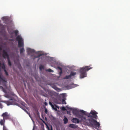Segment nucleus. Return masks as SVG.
Masks as SVG:
<instances>
[{
    "label": "nucleus",
    "instance_id": "nucleus-1",
    "mask_svg": "<svg viewBox=\"0 0 130 130\" xmlns=\"http://www.w3.org/2000/svg\"><path fill=\"white\" fill-rule=\"evenodd\" d=\"M71 109L72 110V113L74 115H75L77 117L80 118L81 120L83 119L85 120V117H84V115L87 116H90V114L89 113L86 114V111L83 110H80L79 111L76 109L71 108Z\"/></svg>",
    "mask_w": 130,
    "mask_h": 130
},
{
    "label": "nucleus",
    "instance_id": "nucleus-2",
    "mask_svg": "<svg viewBox=\"0 0 130 130\" xmlns=\"http://www.w3.org/2000/svg\"><path fill=\"white\" fill-rule=\"evenodd\" d=\"M89 67V66H86L80 69L79 72L80 73V77L81 78H83L86 76V72L92 68V67Z\"/></svg>",
    "mask_w": 130,
    "mask_h": 130
},
{
    "label": "nucleus",
    "instance_id": "nucleus-3",
    "mask_svg": "<svg viewBox=\"0 0 130 130\" xmlns=\"http://www.w3.org/2000/svg\"><path fill=\"white\" fill-rule=\"evenodd\" d=\"M16 39L18 42V47H24V41L21 37L18 35L16 37Z\"/></svg>",
    "mask_w": 130,
    "mask_h": 130
},
{
    "label": "nucleus",
    "instance_id": "nucleus-4",
    "mask_svg": "<svg viewBox=\"0 0 130 130\" xmlns=\"http://www.w3.org/2000/svg\"><path fill=\"white\" fill-rule=\"evenodd\" d=\"M86 114L89 113L90 114V116H88V117H91L95 119H96L98 117L96 115L98 114V113L96 111L93 110L91 111L90 113H88L86 112Z\"/></svg>",
    "mask_w": 130,
    "mask_h": 130
},
{
    "label": "nucleus",
    "instance_id": "nucleus-5",
    "mask_svg": "<svg viewBox=\"0 0 130 130\" xmlns=\"http://www.w3.org/2000/svg\"><path fill=\"white\" fill-rule=\"evenodd\" d=\"M89 121L90 123H92L94 125L96 126H99L100 125V124L96 120H94L93 118H90L89 119Z\"/></svg>",
    "mask_w": 130,
    "mask_h": 130
},
{
    "label": "nucleus",
    "instance_id": "nucleus-6",
    "mask_svg": "<svg viewBox=\"0 0 130 130\" xmlns=\"http://www.w3.org/2000/svg\"><path fill=\"white\" fill-rule=\"evenodd\" d=\"M27 51L28 55H31L35 52V50L29 48L27 49Z\"/></svg>",
    "mask_w": 130,
    "mask_h": 130
},
{
    "label": "nucleus",
    "instance_id": "nucleus-7",
    "mask_svg": "<svg viewBox=\"0 0 130 130\" xmlns=\"http://www.w3.org/2000/svg\"><path fill=\"white\" fill-rule=\"evenodd\" d=\"M3 52L2 55L3 57L5 59L6 58L7 59H8L9 58V56L7 53L4 50H3Z\"/></svg>",
    "mask_w": 130,
    "mask_h": 130
},
{
    "label": "nucleus",
    "instance_id": "nucleus-8",
    "mask_svg": "<svg viewBox=\"0 0 130 130\" xmlns=\"http://www.w3.org/2000/svg\"><path fill=\"white\" fill-rule=\"evenodd\" d=\"M2 116L3 117V119L5 120L7 119L9 117L8 113L6 112L4 113L2 115Z\"/></svg>",
    "mask_w": 130,
    "mask_h": 130
},
{
    "label": "nucleus",
    "instance_id": "nucleus-9",
    "mask_svg": "<svg viewBox=\"0 0 130 130\" xmlns=\"http://www.w3.org/2000/svg\"><path fill=\"white\" fill-rule=\"evenodd\" d=\"M13 101V100L12 99H10L8 101H7V104L8 105H10L14 104L15 102L13 101Z\"/></svg>",
    "mask_w": 130,
    "mask_h": 130
},
{
    "label": "nucleus",
    "instance_id": "nucleus-10",
    "mask_svg": "<svg viewBox=\"0 0 130 130\" xmlns=\"http://www.w3.org/2000/svg\"><path fill=\"white\" fill-rule=\"evenodd\" d=\"M72 121L73 122L75 123H79V120L76 118H73Z\"/></svg>",
    "mask_w": 130,
    "mask_h": 130
},
{
    "label": "nucleus",
    "instance_id": "nucleus-11",
    "mask_svg": "<svg viewBox=\"0 0 130 130\" xmlns=\"http://www.w3.org/2000/svg\"><path fill=\"white\" fill-rule=\"evenodd\" d=\"M0 79L1 81L4 82H6L5 78L4 77H2L0 74Z\"/></svg>",
    "mask_w": 130,
    "mask_h": 130
},
{
    "label": "nucleus",
    "instance_id": "nucleus-12",
    "mask_svg": "<svg viewBox=\"0 0 130 130\" xmlns=\"http://www.w3.org/2000/svg\"><path fill=\"white\" fill-rule=\"evenodd\" d=\"M5 120L3 119H1L0 121V124L1 125H4V123L5 122Z\"/></svg>",
    "mask_w": 130,
    "mask_h": 130
},
{
    "label": "nucleus",
    "instance_id": "nucleus-13",
    "mask_svg": "<svg viewBox=\"0 0 130 130\" xmlns=\"http://www.w3.org/2000/svg\"><path fill=\"white\" fill-rule=\"evenodd\" d=\"M76 126L73 124H70L69 125V127L71 128H76Z\"/></svg>",
    "mask_w": 130,
    "mask_h": 130
},
{
    "label": "nucleus",
    "instance_id": "nucleus-14",
    "mask_svg": "<svg viewBox=\"0 0 130 130\" xmlns=\"http://www.w3.org/2000/svg\"><path fill=\"white\" fill-rule=\"evenodd\" d=\"M63 120L64 121V124H67L68 121V120L67 118L66 117H64V119Z\"/></svg>",
    "mask_w": 130,
    "mask_h": 130
},
{
    "label": "nucleus",
    "instance_id": "nucleus-15",
    "mask_svg": "<svg viewBox=\"0 0 130 130\" xmlns=\"http://www.w3.org/2000/svg\"><path fill=\"white\" fill-rule=\"evenodd\" d=\"M76 74V73L74 72L73 71H71L70 74V75L71 77L72 76H74Z\"/></svg>",
    "mask_w": 130,
    "mask_h": 130
},
{
    "label": "nucleus",
    "instance_id": "nucleus-16",
    "mask_svg": "<svg viewBox=\"0 0 130 130\" xmlns=\"http://www.w3.org/2000/svg\"><path fill=\"white\" fill-rule=\"evenodd\" d=\"M39 69L40 71L44 69V66L42 65H40L39 66Z\"/></svg>",
    "mask_w": 130,
    "mask_h": 130
},
{
    "label": "nucleus",
    "instance_id": "nucleus-17",
    "mask_svg": "<svg viewBox=\"0 0 130 130\" xmlns=\"http://www.w3.org/2000/svg\"><path fill=\"white\" fill-rule=\"evenodd\" d=\"M71 76L70 75H66L65 76V77L63 79H68L69 78H71Z\"/></svg>",
    "mask_w": 130,
    "mask_h": 130
},
{
    "label": "nucleus",
    "instance_id": "nucleus-18",
    "mask_svg": "<svg viewBox=\"0 0 130 130\" xmlns=\"http://www.w3.org/2000/svg\"><path fill=\"white\" fill-rule=\"evenodd\" d=\"M24 51V48L23 47H22V48L20 49V53L21 54Z\"/></svg>",
    "mask_w": 130,
    "mask_h": 130
},
{
    "label": "nucleus",
    "instance_id": "nucleus-19",
    "mask_svg": "<svg viewBox=\"0 0 130 130\" xmlns=\"http://www.w3.org/2000/svg\"><path fill=\"white\" fill-rule=\"evenodd\" d=\"M8 61V65L10 66H11V62L10 61L9 59V58L8 59H7Z\"/></svg>",
    "mask_w": 130,
    "mask_h": 130
},
{
    "label": "nucleus",
    "instance_id": "nucleus-20",
    "mask_svg": "<svg viewBox=\"0 0 130 130\" xmlns=\"http://www.w3.org/2000/svg\"><path fill=\"white\" fill-rule=\"evenodd\" d=\"M45 71H48L50 72H54L53 70L50 69H46L45 70Z\"/></svg>",
    "mask_w": 130,
    "mask_h": 130
},
{
    "label": "nucleus",
    "instance_id": "nucleus-21",
    "mask_svg": "<svg viewBox=\"0 0 130 130\" xmlns=\"http://www.w3.org/2000/svg\"><path fill=\"white\" fill-rule=\"evenodd\" d=\"M77 86V85L75 84H72L71 85V86L72 88H74L75 87H76Z\"/></svg>",
    "mask_w": 130,
    "mask_h": 130
},
{
    "label": "nucleus",
    "instance_id": "nucleus-22",
    "mask_svg": "<svg viewBox=\"0 0 130 130\" xmlns=\"http://www.w3.org/2000/svg\"><path fill=\"white\" fill-rule=\"evenodd\" d=\"M2 68L4 70H4H6V69H5L6 67H5V65L4 64H2Z\"/></svg>",
    "mask_w": 130,
    "mask_h": 130
},
{
    "label": "nucleus",
    "instance_id": "nucleus-23",
    "mask_svg": "<svg viewBox=\"0 0 130 130\" xmlns=\"http://www.w3.org/2000/svg\"><path fill=\"white\" fill-rule=\"evenodd\" d=\"M62 104H66V103L65 101V100L64 99H62Z\"/></svg>",
    "mask_w": 130,
    "mask_h": 130
},
{
    "label": "nucleus",
    "instance_id": "nucleus-24",
    "mask_svg": "<svg viewBox=\"0 0 130 130\" xmlns=\"http://www.w3.org/2000/svg\"><path fill=\"white\" fill-rule=\"evenodd\" d=\"M4 71L6 75L7 76H8V72L6 71V70H4Z\"/></svg>",
    "mask_w": 130,
    "mask_h": 130
},
{
    "label": "nucleus",
    "instance_id": "nucleus-25",
    "mask_svg": "<svg viewBox=\"0 0 130 130\" xmlns=\"http://www.w3.org/2000/svg\"><path fill=\"white\" fill-rule=\"evenodd\" d=\"M14 33L15 34V35L16 36L17 35L18 32V31L17 30H16L14 31Z\"/></svg>",
    "mask_w": 130,
    "mask_h": 130
},
{
    "label": "nucleus",
    "instance_id": "nucleus-26",
    "mask_svg": "<svg viewBox=\"0 0 130 130\" xmlns=\"http://www.w3.org/2000/svg\"><path fill=\"white\" fill-rule=\"evenodd\" d=\"M51 107L54 109L56 111L57 110V109L54 106V105H53Z\"/></svg>",
    "mask_w": 130,
    "mask_h": 130
},
{
    "label": "nucleus",
    "instance_id": "nucleus-27",
    "mask_svg": "<svg viewBox=\"0 0 130 130\" xmlns=\"http://www.w3.org/2000/svg\"><path fill=\"white\" fill-rule=\"evenodd\" d=\"M3 130H7L6 127L4 125L3 128Z\"/></svg>",
    "mask_w": 130,
    "mask_h": 130
},
{
    "label": "nucleus",
    "instance_id": "nucleus-28",
    "mask_svg": "<svg viewBox=\"0 0 130 130\" xmlns=\"http://www.w3.org/2000/svg\"><path fill=\"white\" fill-rule=\"evenodd\" d=\"M42 55V54H40L38 56H37L36 57H35V58H39L40 56H41Z\"/></svg>",
    "mask_w": 130,
    "mask_h": 130
},
{
    "label": "nucleus",
    "instance_id": "nucleus-29",
    "mask_svg": "<svg viewBox=\"0 0 130 130\" xmlns=\"http://www.w3.org/2000/svg\"><path fill=\"white\" fill-rule=\"evenodd\" d=\"M62 109L63 110H66V109L64 107H62Z\"/></svg>",
    "mask_w": 130,
    "mask_h": 130
},
{
    "label": "nucleus",
    "instance_id": "nucleus-30",
    "mask_svg": "<svg viewBox=\"0 0 130 130\" xmlns=\"http://www.w3.org/2000/svg\"><path fill=\"white\" fill-rule=\"evenodd\" d=\"M57 68L59 69L60 70V71H62V68L60 67H57Z\"/></svg>",
    "mask_w": 130,
    "mask_h": 130
},
{
    "label": "nucleus",
    "instance_id": "nucleus-31",
    "mask_svg": "<svg viewBox=\"0 0 130 130\" xmlns=\"http://www.w3.org/2000/svg\"><path fill=\"white\" fill-rule=\"evenodd\" d=\"M49 104L51 106H52V105H53L52 103L50 102H49Z\"/></svg>",
    "mask_w": 130,
    "mask_h": 130
},
{
    "label": "nucleus",
    "instance_id": "nucleus-32",
    "mask_svg": "<svg viewBox=\"0 0 130 130\" xmlns=\"http://www.w3.org/2000/svg\"><path fill=\"white\" fill-rule=\"evenodd\" d=\"M45 112L46 113H47V109L45 108Z\"/></svg>",
    "mask_w": 130,
    "mask_h": 130
},
{
    "label": "nucleus",
    "instance_id": "nucleus-33",
    "mask_svg": "<svg viewBox=\"0 0 130 130\" xmlns=\"http://www.w3.org/2000/svg\"><path fill=\"white\" fill-rule=\"evenodd\" d=\"M22 109H23L24 110V111H25L27 114H28V111L25 109H24L23 108H22Z\"/></svg>",
    "mask_w": 130,
    "mask_h": 130
},
{
    "label": "nucleus",
    "instance_id": "nucleus-34",
    "mask_svg": "<svg viewBox=\"0 0 130 130\" xmlns=\"http://www.w3.org/2000/svg\"><path fill=\"white\" fill-rule=\"evenodd\" d=\"M62 71H60V72H59V75H61L62 74Z\"/></svg>",
    "mask_w": 130,
    "mask_h": 130
},
{
    "label": "nucleus",
    "instance_id": "nucleus-35",
    "mask_svg": "<svg viewBox=\"0 0 130 130\" xmlns=\"http://www.w3.org/2000/svg\"><path fill=\"white\" fill-rule=\"evenodd\" d=\"M44 104L46 106H47V103L46 102H45Z\"/></svg>",
    "mask_w": 130,
    "mask_h": 130
},
{
    "label": "nucleus",
    "instance_id": "nucleus-36",
    "mask_svg": "<svg viewBox=\"0 0 130 130\" xmlns=\"http://www.w3.org/2000/svg\"><path fill=\"white\" fill-rule=\"evenodd\" d=\"M32 130H35L34 127Z\"/></svg>",
    "mask_w": 130,
    "mask_h": 130
},
{
    "label": "nucleus",
    "instance_id": "nucleus-37",
    "mask_svg": "<svg viewBox=\"0 0 130 130\" xmlns=\"http://www.w3.org/2000/svg\"><path fill=\"white\" fill-rule=\"evenodd\" d=\"M55 106H56V107H57V105H55Z\"/></svg>",
    "mask_w": 130,
    "mask_h": 130
},
{
    "label": "nucleus",
    "instance_id": "nucleus-38",
    "mask_svg": "<svg viewBox=\"0 0 130 130\" xmlns=\"http://www.w3.org/2000/svg\"><path fill=\"white\" fill-rule=\"evenodd\" d=\"M24 85H25V84L24 83Z\"/></svg>",
    "mask_w": 130,
    "mask_h": 130
}]
</instances>
